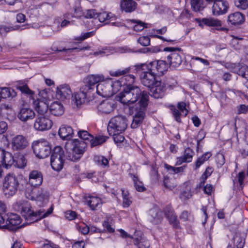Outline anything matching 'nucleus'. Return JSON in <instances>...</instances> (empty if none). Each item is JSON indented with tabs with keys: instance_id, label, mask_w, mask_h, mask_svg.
Returning <instances> with one entry per match:
<instances>
[{
	"instance_id": "obj_53",
	"label": "nucleus",
	"mask_w": 248,
	"mask_h": 248,
	"mask_svg": "<svg viewBox=\"0 0 248 248\" xmlns=\"http://www.w3.org/2000/svg\"><path fill=\"white\" fill-rule=\"evenodd\" d=\"M234 4L240 9L245 10L248 7V0H234Z\"/></svg>"
},
{
	"instance_id": "obj_31",
	"label": "nucleus",
	"mask_w": 248,
	"mask_h": 248,
	"mask_svg": "<svg viewBox=\"0 0 248 248\" xmlns=\"http://www.w3.org/2000/svg\"><path fill=\"white\" fill-rule=\"evenodd\" d=\"M56 93L61 99H65L70 97L72 91L68 85H62L57 88Z\"/></svg>"
},
{
	"instance_id": "obj_46",
	"label": "nucleus",
	"mask_w": 248,
	"mask_h": 248,
	"mask_svg": "<svg viewBox=\"0 0 248 248\" xmlns=\"http://www.w3.org/2000/svg\"><path fill=\"white\" fill-rule=\"evenodd\" d=\"M150 177L153 183H155L158 181L159 175L158 172V169L156 165H152L150 171Z\"/></svg>"
},
{
	"instance_id": "obj_47",
	"label": "nucleus",
	"mask_w": 248,
	"mask_h": 248,
	"mask_svg": "<svg viewBox=\"0 0 248 248\" xmlns=\"http://www.w3.org/2000/svg\"><path fill=\"white\" fill-rule=\"evenodd\" d=\"M20 26L18 25L15 26H6V25H2L0 26V33L2 34L4 33H6L10 31L20 30Z\"/></svg>"
},
{
	"instance_id": "obj_23",
	"label": "nucleus",
	"mask_w": 248,
	"mask_h": 248,
	"mask_svg": "<svg viewBox=\"0 0 248 248\" xmlns=\"http://www.w3.org/2000/svg\"><path fill=\"white\" fill-rule=\"evenodd\" d=\"M97 108L102 114L110 113L114 109L113 101L110 99L104 100L99 104Z\"/></svg>"
},
{
	"instance_id": "obj_28",
	"label": "nucleus",
	"mask_w": 248,
	"mask_h": 248,
	"mask_svg": "<svg viewBox=\"0 0 248 248\" xmlns=\"http://www.w3.org/2000/svg\"><path fill=\"white\" fill-rule=\"evenodd\" d=\"M194 155L193 151L188 147L184 151V155L182 156L177 158L176 165H180L184 162H190L192 161L193 156Z\"/></svg>"
},
{
	"instance_id": "obj_6",
	"label": "nucleus",
	"mask_w": 248,
	"mask_h": 248,
	"mask_svg": "<svg viewBox=\"0 0 248 248\" xmlns=\"http://www.w3.org/2000/svg\"><path fill=\"white\" fill-rule=\"evenodd\" d=\"M148 104V97L146 93H143L140 101H139V108H136V111L133 116L131 124L132 128H136L142 124L145 115V111Z\"/></svg>"
},
{
	"instance_id": "obj_27",
	"label": "nucleus",
	"mask_w": 248,
	"mask_h": 248,
	"mask_svg": "<svg viewBox=\"0 0 248 248\" xmlns=\"http://www.w3.org/2000/svg\"><path fill=\"white\" fill-rule=\"evenodd\" d=\"M21 223L20 217L17 214H12L7 218L6 225L8 229L13 230Z\"/></svg>"
},
{
	"instance_id": "obj_30",
	"label": "nucleus",
	"mask_w": 248,
	"mask_h": 248,
	"mask_svg": "<svg viewBox=\"0 0 248 248\" xmlns=\"http://www.w3.org/2000/svg\"><path fill=\"white\" fill-rule=\"evenodd\" d=\"M50 112L53 115L59 116L62 115L64 112V108L62 104L59 101H54L49 107Z\"/></svg>"
},
{
	"instance_id": "obj_52",
	"label": "nucleus",
	"mask_w": 248,
	"mask_h": 248,
	"mask_svg": "<svg viewBox=\"0 0 248 248\" xmlns=\"http://www.w3.org/2000/svg\"><path fill=\"white\" fill-rule=\"evenodd\" d=\"M110 14H111V13L108 14L106 12L97 13L96 18H98V20L100 22H104L111 18Z\"/></svg>"
},
{
	"instance_id": "obj_3",
	"label": "nucleus",
	"mask_w": 248,
	"mask_h": 248,
	"mask_svg": "<svg viewBox=\"0 0 248 248\" xmlns=\"http://www.w3.org/2000/svg\"><path fill=\"white\" fill-rule=\"evenodd\" d=\"M16 88L19 90L22 93L30 95L33 100V105L36 111L40 115L45 114L48 108V105L41 99L35 100L32 96L33 92L31 90L25 80H19L15 84Z\"/></svg>"
},
{
	"instance_id": "obj_11",
	"label": "nucleus",
	"mask_w": 248,
	"mask_h": 248,
	"mask_svg": "<svg viewBox=\"0 0 248 248\" xmlns=\"http://www.w3.org/2000/svg\"><path fill=\"white\" fill-rule=\"evenodd\" d=\"M130 67H127L123 70L119 69L116 71H112L110 75L115 77L124 75L121 78L124 87L125 86H135L132 84L135 81V76L133 75H127L130 72Z\"/></svg>"
},
{
	"instance_id": "obj_4",
	"label": "nucleus",
	"mask_w": 248,
	"mask_h": 248,
	"mask_svg": "<svg viewBox=\"0 0 248 248\" xmlns=\"http://www.w3.org/2000/svg\"><path fill=\"white\" fill-rule=\"evenodd\" d=\"M53 210V206L52 205L46 211L41 209L34 212L31 210L30 205L26 204L22 207L21 214L28 223H31L47 217L52 213Z\"/></svg>"
},
{
	"instance_id": "obj_36",
	"label": "nucleus",
	"mask_w": 248,
	"mask_h": 248,
	"mask_svg": "<svg viewBox=\"0 0 248 248\" xmlns=\"http://www.w3.org/2000/svg\"><path fill=\"white\" fill-rule=\"evenodd\" d=\"M129 175L133 181L134 186L137 191L143 192L146 190V187L144 186L142 182L139 179L138 175L132 173H129Z\"/></svg>"
},
{
	"instance_id": "obj_7",
	"label": "nucleus",
	"mask_w": 248,
	"mask_h": 248,
	"mask_svg": "<svg viewBox=\"0 0 248 248\" xmlns=\"http://www.w3.org/2000/svg\"><path fill=\"white\" fill-rule=\"evenodd\" d=\"M32 147L35 155L39 158L48 157L51 151L49 142L44 139L33 141Z\"/></svg>"
},
{
	"instance_id": "obj_35",
	"label": "nucleus",
	"mask_w": 248,
	"mask_h": 248,
	"mask_svg": "<svg viewBox=\"0 0 248 248\" xmlns=\"http://www.w3.org/2000/svg\"><path fill=\"white\" fill-rule=\"evenodd\" d=\"M202 22L204 25L209 27H216L217 30L224 31L225 30L223 28H220L221 26V21L217 19L213 18H203L202 19Z\"/></svg>"
},
{
	"instance_id": "obj_10",
	"label": "nucleus",
	"mask_w": 248,
	"mask_h": 248,
	"mask_svg": "<svg viewBox=\"0 0 248 248\" xmlns=\"http://www.w3.org/2000/svg\"><path fill=\"white\" fill-rule=\"evenodd\" d=\"M164 51L170 52L167 56V61L170 66L175 68L181 64L182 50L180 47H166L164 48Z\"/></svg>"
},
{
	"instance_id": "obj_61",
	"label": "nucleus",
	"mask_w": 248,
	"mask_h": 248,
	"mask_svg": "<svg viewBox=\"0 0 248 248\" xmlns=\"http://www.w3.org/2000/svg\"><path fill=\"white\" fill-rule=\"evenodd\" d=\"M115 51L116 53H130L134 52V51L132 50L131 49L127 46L117 47L115 48Z\"/></svg>"
},
{
	"instance_id": "obj_2",
	"label": "nucleus",
	"mask_w": 248,
	"mask_h": 248,
	"mask_svg": "<svg viewBox=\"0 0 248 248\" xmlns=\"http://www.w3.org/2000/svg\"><path fill=\"white\" fill-rule=\"evenodd\" d=\"M143 93H146L149 98L147 92L140 91V88L136 86H125L117 96V99L124 105L129 106L136 103L139 99L141 100Z\"/></svg>"
},
{
	"instance_id": "obj_44",
	"label": "nucleus",
	"mask_w": 248,
	"mask_h": 248,
	"mask_svg": "<svg viewBox=\"0 0 248 248\" xmlns=\"http://www.w3.org/2000/svg\"><path fill=\"white\" fill-rule=\"evenodd\" d=\"M163 185L166 188L170 190H172L177 186L176 180L173 178H169L168 176L164 177Z\"/></svg>"
},
{
	"instance_id": "obj_19",
	"label": "nucleus",
	"mask_w": 248,
	"mask_h": 248,
	"mask_svg": "<svg viewBox=\"0 0 248 248\" xmlns=\"http://www.w3.org/2000/svg\"><path fill=\"white\" fill-rule=\"evenodd\" d=\"M42 173L38 170H32L29 174V184L32 186H40L43 182Z\"/></svg>"
},
{
	"instance_id": "obj_58",
	"label": "nucleus",
	"mask_w": 248,
	"mask_h": 248,
	"mask_svg": "<svg viewBox=\"0 0 248 248\" xmlns=\"http://www.w3.org/2000/svg\"><path fill=\"white\" fill-rule=\"evenodd\" d=\"M116 134H111L110 136H113V140L116 144L117 145H119V144L122 143L124 142V137L123 135H121V133H115Z\"/></svg>"
},
{
	"instance_id": "obj_64",
	"label": "nucleus",
	"mask_w": 248,
	"mask_h": 248,
	"mask_svg": "<svg viewBox=\"0 0 248 248\" xmlns=\"http://www.w3.org/2000/svg\"><path fill=\"white\" fill-rule=\"evenodd\" d=\"M178 108L181 111L184 116H186L188 113V110L186 108V104L184 102H179L177 105Z\"/></svg>"
},
{
	"instance_id": "obj_60",
	"label": "nucleus",
	"mask_w": 248,
	"mask_h": 248,
	"mask_svg": "<svg viewBox=\"0 0 248 248\" xmlns=\"http://www.w3.org/2000/svg\"><path fill=\"white\" fill-rule=\"evenodd\" d=\"M216 162L218 167H221L225 162L224 155L222 154H217L216 156Z\"/></svg>"
},
{
	"instance_id": "obj_39",
	"label": "nucleus",
	"mask_w": 248,
	"mask_h": 248,
	"mask_svg": "<svg viewBox=\"0 0 248 248\" xmlns=\"http://www.w3.org/2000/svg\"><path fill=\"white\" fill-rule=\"evenodd\" d=\"M27 161L24 155L22 154H18L15 156V163L14 166L18 168H24L26 165Z\"/></svg>"
},
{
	"instance_id": "obj_43",
	"label": "nucleus",
	"mask_w": 248,
	"mask_h": 248,
	"mask_svg": "<svg viewBox=\"0 0 248 248\" xmlns=\"http://www.w3.org/2000/svg\"><path fill=\"white\" fill-rule=\"evenodd\" d=\"M192 9L195 12L202 11L204 8L203 0H191Z\"/></svg>"
},
{
	"instance_id": "obj_42",
	"label": "nucleus",
	"mask_w": 248,
	"mask_h": 248,
	"mask_svg": "<svg viewBox=\"0 0 248 248\" xmlns=\"http://www.w3.org/2000/svg\"><path fill=\"white\" fill-rule=\"evenodd\" d=\"M236 73L242 77L248 80V66L244 64H239L235 69Z\"/></svg>"
},
{
	"instance_id": "obj_9",
	"label": "nucleus",
	"mask_w": 248,
	"mask_h": 248,
	"mask_svg": "<svg viewBox=\"0 0 248 248\" xmlns=\"http://www.w3.org/2000/svg\"><path fill=\"white\" fill-rule=\"evenodd\" d=\"M64 153L61 146H56L52 151L50 164L52 168L56 171L61 170L64 161Z\"/></svg>"
},
{
	"instance_id": "obj_56",
	"label": "nucleus",
	"mask_w": 248,
	"mask_h": 248,
	"mask_svg": "<svg viewBox=\"0 0 248 248\" xmlns=\"http://www.w3.org/2000/svg\"><path fill=\"white\" fill-rule=\"evenodd\" d=\"M192 194L190 189H187L186 190H183L180 194V198L183 200L185 201L191 198Z\"/></svg>"
},
{
	"instance_id": "obj_38",
	"label": "nucleus",
	"mask_w": 248,
	"mask_h": 248,
	"mask_svg": "<svg viewBox=\"0 0 248 248\" xmlns=\"http://www.w3.org/2000/svg\"><path fill=\"white\" fill-rule=\"evenodd\" d=\"M134 244L138 248H148L150 247V244L148 240L142 236L134 239Z\"/></svg>"
},
{
	"instance_id": "obj_40",
	"label": "nucleus",
	"mask_w": 248,
	"mask_h": 248,
	"mask_svg": "<svg viewBox=\"0 0 248 248\" xmlns=\"http://www.w3.org/2000/svg\"><path fill=\"white\" fill-rule=\"evenodd\" d=\"M16 95V92L13 89L6 87H0V99L14 97Z\"/></svg>"
},
{
	"instance_id": "obj_41",
	"label": "nucleus",
	"mask_w": 248,
	"mask_h": 248,
	"mask_svg": "<svg viewBox=\"0 0 248 248\" xmlns=\"http://www.w3.org/2000/svg\"><path fill=\"white\" fill-rule=\"evenodd\" d=\"M108 137L104 136H96L94 138L93 136L89 142L92 147L101 145L104 143L107 140Z\"/></svg>"
},
{
	"instance_id": "obj_63",
	"label": "nucleus",
	"mask_w": 248,
	"mask_h": 248,
	"mask_svg": "<svg viewBox=\"0 0 248 248\" xmlns=\"http://www.w3.org/2000/svg\"><path fill=\"white\" fill-rule=\"evenodd\" d=\"M77 228L83 234H87L90 232L89 227L84 223L79 225Z\"/></svg>"
},
{
	"instance_id": "obj_15",
	"label": "nucleus",
	"mask_w": 248,
	"mask_h": 248,
	"mask_svg": "<svg viewBox=\"0 0 248 248\" xmlns=\"http://www.w3.org/2000/svg\"><path fill=\"white\" fill-rule=\"evenodd\" d=\"M229 8V4L225 0H218L213 4L212 14L215 16H218L226 14Z\"/></svg>"
},
{
	"instance_id": "obj_54",
	"label": "nucleus",
	"mask_w": 248,
	"mask_h": 248,
	"mask_svg": "<svg viewBox=\"0 0 248 248\" xmlns=\"http://www.w3.org/2000/svg\"><path fill=\"white\" fill-rule=\"evenodd\" d=\"M94 34L93 31L83 33L79 37L75 38V40L78 41H82L87 38H88Z\"/></svg>"
},
{
	"instance_id": "obj_50",
	"label": "nucleus",
	"mask_w": 248,
	"mask_h": 248,
	"mask_svg": "<svg viewBox=\"0 0 248 248\" xmlns=\"http://www.w3.org/2000/svg\"><path fill=\"white\" fill-rule=\"evenodd\" d=\"M111 88H112L113 94L118 91L121 86H124L123 83L121 79L120 80H116L114 81L111 80Z\"/></svg>"
},
{
	"instance_id": "obj_5",
	"label": "nucleus",
	"mask_w": 248,
	"mask_h": 248,
	"mask_svg": "<svg viewBox=\"0 0 248 248\" xmlns=\"http://www.w3.org/2000/svg\"><path fill=\"white\" fill-rule=\"evenodd\" d=\"M19 186V180L16 174L10 173L5 176L3 181L2 189L5 196L9 198L15 195Z\"/></svg>"
},
{
	"instance_id": "obj_48",
	"label": "nucleus",
	"mask_w": 248,
	"mask_h": 248,
	"mask_svg": "<svg viewBox=\"0 0 248 248\" xmlns=\"http://www.w3.org/2000/svg\"><path fill=\"white\" fill-rule=\"evenodd\" d=\"M131 21L136 24L133 27V29L136 31H141L144 28H147V24L140 20L132 19Z\"/></svg>"
},
{
	"instance_id": "obj_18",
	"label": "nucleus",
	"mask_w": 248,
	"mask_h": 248,
	"mask_svg": "<svg viewBox=\"0 0 248 248\" xmlns=\"http://www.w3.org/2000/svg\"><path fill=\"white\" fill-rule=\"evenodd\" d=\"M104 77L102 75H92L89 76L85 79V84L82 87L88 92L93 89L96 83L103 81Z\"/></svg>"
},
{
	"instance_id": "obj_22",
	"label": "nucleus",
	"mask_w": 248,
	"mask_h": 248,
	"mask_svg": "<svg viewBox=\"0 0 248 248\" xmlns=\"http://www.w3.org/2000/svg\"><path fill=\"white\" fill-rule=\"evenodd\" d=\"M35 116V114L32 109L25 107L21 108L17 114L18 118L24 122L33 119Z\"/></svg>"
},
{
	"instance_id": "obj_25",
	"label": "nucleus",
	"mask_w": 248,
	"mask_h": 248,
	"mask_svg": "<svg viewBox=\"0 0 248 248\" xmlns=\"http://www.w3.org/2000/svg\"><path fill=\"white\" fill-rule=\"evenodd\" d=\"M88 92L87 90L82 87L79 92L76 93L72 95V101L77 107L85 102Z\"/></svg>"
},
{
	"instance_id": "obj_20",
	"label": "nucleus",
	"mask_w": 248,
	"mask_h": 248,
	"mask_svg": "<svg viewBox=\"0 0 248 248\" xmlns=\"http://www.w3.org/2000/svg\"><path fill=\"white\" fill-rule=\"evenodd\" d=\"M152 70L156 75H162L166 72L169 67V64L165 61L158 60L151 62Z\"/></svg>"
},
{
	"instance_id": "obj_12",
	"label": "nucleus",
	"mask_w": 248,
	"mask_h": 248,
	"mask_svg": "<svg viewBox=\"0 0 248 248\" xmlns=\"http://www.w3.org/2000/svg\"><path fill=\"white\" fill-rule=\"evenodd\" d=\"M111 79L101 81L96 87L97 93L104 97L112 96L113 92L111 88Z\"/></svg>"
},
{
	"instance_id": "obj_55",
	"label": "nucleus",
	"mask_w": 248,
	"mask_h": 248,
	"mask_svg": "<svg viewBox=\"0 0 248 248\" xmlns=\"http://www.w3.org/2000/svg\"><path fill=\"white\" fill-rule=\"evenodd\" d=\"M6 211V206L5 203L0 201V224H3L4 222V218L2 216L3 214Z\"/></svg>"
},
{
	"instance_id": "obj_37",
	"label": "nucleus",
	"mask_w": 248,
	"mask_h": 248,
	"mask_svg": "<svg viewBox=\"0 0 248 248\" xmlns=\"http://www.w3.org/2000/svg\"><path fill=\"white\" fill-rule=\"evenodd\" d=\"M149 215L151 216V221L154 224H158L162 219L161 211L156 208H154L149 211Z\"/></svg>"
},
{
	"instance_id": "obj_59",
	"label": "nucleus",
	"mask_w": 248,
	"mask_h": 248,
	"mask_svg": "<svg viewBox=\"0 0 248 248\" xmlns=\"http://www.w3.org/2000/svg\"><path fill=\"white\" fill-rule=\"evenodd\" d=\"M103 226L104 228L102 231H104V232H108L109 233L113 232H114V228H113L108 220H104L103 223Z\"/></svg>"
},
{
	"instance_id": "obj_8",
	"label": "nucleus",
	"mask_w": 248,
	"mask_h": 248,
	"mask_svg": "<svg viewBox=\"0 0 248 248\" xmlns=\"http://www.w3.org/2000/svg\"><path fill=\"white\" fill-rule=\"evenodd\" d=\"M127 120L123 116H117L111 119L108 126V131L109 135L115 133H122L126 128Z\"/></svg>"
},
{
	"instance_id": "obj_45",
	"label": "nucleus",
	"mask_w": 248,
	"mask_h": 248,
	"mask_svg": "<svg viewBox=\"0 0 248 248\" xmlns=\"http://www.w3.org/2000/svg\"><path fill=\"white\" fill-rule=\"evenodd\" d=\"M212 154L210 152L204 153L200 157H199L195 163V169L199 168L202 164L211 156Z\"/></svg>"
},
{
	"instance_id": "obj_29",
	"label": "nucleus",
	"mask_w": 248,
	"mask_h": 248,
	"mask_svg": "<svg viewBox=\"0 0 248 248\" xmlns=\"http://www.w3.org/2000/svg\"><path fill=\"white\" fill-rule=\"evenodd\" d=\"M85 200L86 203L89 206L92 210L100 207L102 204L101 199L98 197L89 196L86 197Z\"/></svg>"
},
{
	"instance_id": "obj_14",
	"label": "nucleus",
	"mask_w": 248,
	"mask_h": 248,
	"mask_svg": "<svg viewBox=\"0 0 248 248\" xmlns=\"http://www.w3.org/2000/svg\"><path fill=\"white\" fill-rule=\"evenodd\" d=\"M167 89L165 83L156 81L155 84L150 88V95L155 98H161L164 95Z\"/></svg>"
},
{
	"instance_id": "obj_62",
	"label": "nucleus",
	"mask_w": 248,
	"mask_h": 248,
	"mask_svg": "<svg viewBox=\"0 0 248 248\" xmlns=\"http://www.w3.org/2000/svg\"><path fill=\"white\" fill-rule=\"evenodd\" d=\"M138 42L142 46H148L150 44V38L148 36L140 37Z\"/></svg>"
},
{
	"instance_id": "obj_57",
	"label": "nucleus",
	"mask_w": 248,
	"mask_h": 248,
	"mask_svg": "<svg viewBox=\"0 0 248 248\" xmlns=\"http://www.w3.org/2000/svg\"><path fill=\"white\" fill-rule=\"evenodd\" d=\"M171 112L174 119L178 123H180L181 122V120L180 118L181 115L183 114L181 112L180 113L175 107L173 106L171 108Z\"/></svg>"
},
{
	"instance_id": "obj_16",
	"label": "nucleus",
	"mask_w": 248,
	"mask_h": 248,
	"mask_svg": "<svg viewBox=\"0 0 248 248\" xmlns=\"http://www.w3.org/2000/svg\"><path fill=\"white\" fill-rule=\"evenodd\" d=\"M163 211L165 217L169 220L170 223L172 225L174 228L176 229L179 228V221L171 206L170 204L166 205L164 208Z\"/></svg>"
},
{
	"instance_id": "obj_49",
	"label": "nucleus",
	"mask_w": 248,
	"mask_h": 248,
	"mask_svg": "<svg viewBox=\"0 0 248 248\" xmlns=\"http://www.w3.org/2000/svg\"><path fill=\"white\" fill-rule=\"evenodd\" d=\"M94 160L98 165L105 167L108 165V160L103 156L96 155L94 157Z\"/></svg>"
},
{
	"instance_id": "obj_17",
	"label": "nucleus",
	"mask_w": 248,
	"mask_h": 248,
	"mask_svg": "<svg viewBox=\"0 0 248 248\" xmlns=\"http://www.w3.org/2000/svg\"><path fill=\"white\" fill-rule=\"evenodd\" d=\"M28 146V141L23 135H18L13 137L11 141L12 148L14 151H20Z\"/></svg>"
},
{
	"instance_id": "obj_1",
	"label": "nucleus",
	"mask_w": 248,
	"mask_h": 248,
	"mask_svg": "<svg viewBox=\"0 0 248 248\" xmlns=\"http://www.w3.org/2000/svg\"><path fill=\"white\" fill-rule=\"evenodd\" d=\"M58 134L61 138L68 140L65 145L67 159L72 161L78 160L84 153L88 143L81 140H69L74 134L72 128L69 125H62L59 128Z\"/></svg>"
},
{
	"instance_id": "obj_33",
	"label": "nucleus",
	"mask_w": 248,
	"mask_h": 248,
	"mask_svg": "<svg viewBox=\"0 0 248 248\" xmlns=\"http://www.w3.org/2000/svg\"><path fill=\"white\" fill-rule=\"evenodd\" d=\"M137 3L133 0H123L121 2V9L126 13H131L137 8Z\"/></svg>"
},
{
	"instance_id": "obj_13",
	"label": "nucleus",
	"mask_w": 248,
	"mask_h": 248,
	"mask_svg": "<svg viewBox=\"0 0 248 248\" xmlns=\"http://www.w3.org/2000/svg\"><path fill=\"white\" fill-rule=\"evenodd\" d=\"M52 124V121L48 117L40 116L36 119L34 123V127L38 131H43L50 129Z\"/></svg>"
},
{
	"instance_id": "obj_24",
	"label": "nucleus",
	"mask_w": 248,
	"mask_h": 248,
	"mask_svg": "<svg viewBox=\"0 0 248 248\" xmlns=\"http://www.w3.org/2000/svg\"><path fill=\"white\" fill-rule=\"evenodd\" d=\"M245 21V16L239 12L230 14L228 16V22L231 25H239Z\"/></svg>"
},
{
	"instance_id": "obj_21",
	"label": "nucleus",
	"mask_w": 248,
	"mask_h": 248,
	"mask_svg": "<svg viewBox=\"0 0 248 248\" xmlns=\"http://www.w3.org/2000/svg\"><path fill=\"white\" fill-rule=\"evenodd\" d=\"M156 76V75L153 71L150 73H147V74H142L140 77L141 83L144 86L150 88L155 84L156 81H158Z\"/></svg>"
},
{
	"instance_id": "obj_32",
	"label": "nucleus",
	"mask_w": 248,
	"mask_h": 248,
	"mask_svg": "<svg viewBox=\"0 0 248 248\" xmlns=\"http://www.w3.org/2000/svg\"><path fill=\"white\" fill-rule=\"evenodd\" d=\"M135 71L138 73L140 77L142 75V74H147V73H150L153 71L152 67H151V62L149 63H139L136 64L135 66Z\"/></svg>"
},
{
	"instance_id": "obj_34",
	"label": "nucleus",
	"mask_w": 248,
	"mask_h": 248,
	"mask_svg": "<svg viewBox=\"0 0 248 248\" xmlns=\"http://www.w3.org/2000/svg\"><path fill=\"white\" fill-rule=\"evenodd\" d=\"M247 233L244 232H237L233 237V243L237 248H243L245 243Z\"/></svg>"
},
{
	"instance_id": "obj_26",
	"label": "nucleus",
	"mask_w": 248,
	"mask_h": 248,
	"mask_svg": "<svg viewBox=\"0 0 248 248\" xmlns=\"http://www.w3.org/2000/svg\"><path fill=\"white\" fill-rule=\"evenodd\" d=\"M1 163L4 167L8 169L15 163V156L8 152L5 151L3 149H1Z\"/></svg>"
},
{
	"instance_id": "obj_51",
	"label": "nucleus",
	"mask_w": 248,
	"mask_h": 248,
	"mask_svg": "<svg viewBox=\"0 0 248 248\" xmlns=\"http://www.w3.org/2000/svg\"><path fill=\"white\" fill-rule=\"evenodd\" d=\"M79 137L84 140L90 141V140L93 138V136L86 130H80L78 132Z\"/></svg>"
}]
</instances>
